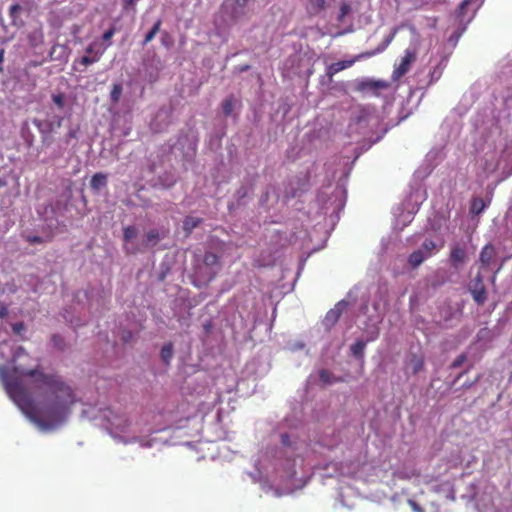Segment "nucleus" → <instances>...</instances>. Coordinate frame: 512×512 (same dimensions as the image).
<instances>
[{"label": "nucleus", "instance_id": "f257e3e1", "mask_svg": "<svg viewBox=\"0 0 512 512\" xmlns=\"http://www.w3.org/2000/svg\"><path fill=\"white\" fill-rule=\"evenodd\" d=\"M0 377L10 398L41 426L61 423L75 403L71 387L55 374L1 367Z\"/></svg>", "mask_w": 512, "mask_h": 512}, {"label": "nucleus", "instance_id": "58836bf2", "mask_svg": "<svg viewBox=\"0 0 512 512\" xmlns=\"http://www.w3.org/2000/svg\"><path fill=\"white\" fill-rule=\"evenodd\" d=\"M12 330L15 334H20L25 330V324L23 322H16L12 324Z\"/></svg>", "mask_w": 512, "mask_h": 512}, {"label": "nucleus", "instance_id": "cd10ccee", "mask_svg": "<svg viewBox=\"0 0 512 512\" xmlns=\"http://www.w3.org/2000/svg\"><path fill=\"white\" fill-rule=\"evenodd\" d=\"M160 30V20L156 21L150 31L145 35V38L143 40V45H146L149 43L159 32Z\"/></svg>", "mask_w": 512, "mask_h": 512}, {"label": "nucleus", "instance_id": "c9c22d12", "mask_svg": "<svg viewBox=\"0 0 512 512\" xmlns=\"http://www.w3.org/2000/svg\"><path fill=\"white\" fill-rule=\"evenodd\" d=\"M53 99V102L59 107V108H63L64 107V96L62 94H56V95H53L52 97Z\"/></svg>", "mask_w": 512, "mask_h": 512}, {"label": "nucleus", "instance_id": "412c9836", "mask_svg": "<svg viewBox=\"0 0 512 512\" xmlns=\"http://www.w3.org/2000/svg\"><path fill=\"white\" fill-rule=\"evenodd\" d=\"M109 46H110V44H106L104 47H101V45L98 42L94 41L86 47L85 51H86L87 55H90V56H96V53L100 52L101 57H102L105 50Z\"/></svg>", "mask_w": 512, "mask_h": 512}, {"label": "nucleus", "instance_id": "f8f14e48", "mask_svg": "<svg viewBox=\"0 0 512 512\" xmlns=\"http://www.w3.org/2000/svg\"><path fill=\"white\" fill-rule=\"evenodd\" d=\"M348 305H349V302L346 301L345 299L339 301L334 306V308L330 309L327 312V314L323 320V325L327 329H330L331 327H333L336 324V322L338 321L341 314L347 309Z\"/></svg>", "mask_w": 512, "mask_h": 512}, {"label": "nucleus", "instance_id": "f704fd0d", "mask_svg": "<svg viewBox=\"0 0 512 512\" xmlns=\"http://www.w3.org/2000/svg\"><path fill=\"white\" fill-rule=\"evenodd\" d=\"M466 361V355L465 354H460L459 356H457V358L453 361V363L451 364V367L452 368H458L460 366H462V364Z\"/></svg>", "mask_w": 512, "mask_h": 512}, {"label": "nucleus", "instance_id": "4be33fe9", "mask_svg": "<svg viewBox=\"0 0 512 512\" xmlns=\"http://www.w3.org/2000/svg\"><path fill=\"white\" fill-rule=\"evenodd\" d=\"M236 105H237V100L234 97L226 98L222 103L223 114L225 116H231Z\"/></svg>", "mask_w": 512, "mask_h": 512}, {"label": "nucleus", "instance_id": "dca6fc26", "mask_svg": "<svg viewBox=\"0 0 512 512\" xmlns=\"http://www.w3.org/2000/svg\"><path fill=\"white\" fill-rule=\"evenodd\" d=\"M450 261L451 265L458 269L461 265H463L466 261V251L460 245H455L451 249L450 253Z\"/></svg>", "mask_w": 512, "mask_h": 512}, {"label": "nucleus", "instance_id": "4c0bfd02", "mask_svg": "<svg viewBox=\"0 0 512 512\" xmlns=\"http://www.w3.org/2000/svg\"><path fill=\"white\" fill-rule=\"evenodd\" d=\"M350 6L348 4H342L340 7V13L338 16V19L342 20L349 12H350Z\"/></svg>", "mask_w": 512, "mask_h": 512}, {"label": "nucleus", "instance_id": "c756f323", "mask_svg": "<svg viewBox=\"0 0 512 512\" xmlns=\"http://www.w3.org/2000/svg\"><path fill=\"white\" fill-rule=\"evenodd\" d=\"M137 235V230L134 226H127L123 229V239L125 243L130 242Z\"/></svg>", "mask_w": 512, "mask_h": 512}, {"label": "nucleus", "instance_id": "5fc2aeb1", "mask_svg": "<svg viewBox=\"0 0 512 512\" xmlns=\"http://www.w3.org/2000/svg\"><path fill=\"white\" fill-rule=\"evenodd\" d=\"M460 36H461V33H459V34H457V35L455 36V42H457V40L460 38Z\"/></svg>", "mask_w": 512, "mask_h": 512}, {"label": "nucleus", "instance_id": "9d476101", "mask_svg": "<svg viewBox=\"0 0 512 512\" xmlns=\"http://www.w3.org/2000/svg\"><path fill=\"white\" fill-rule=\"evenodd\" d=\"M374 119L373 109L371 107L357 106L352 112L351 129L354 125L363 130Z\"/></svg>", "mask_w": 512, "mask_h": 512}, {"label": "nucleus", "instance_id": "e433bc0d", "mask_svg": "<svg viewBox=\"0 0 512 512\" xmlns=\"http://www.w3.org/2000/svg\"><path fill=\"white\" fill-rule=\"evenodd\" d=\"M51 340H52L54 346H56L58 348H62L64 341H63V338L59 334L52 335Z\"/></svg>", "mask_w": 512, "mask_h": 512}, {"label": "nucleus", "instance_id": "3c124183", "mask_svg": "<svg viewBox=\"0 0 512 512\" xmlns=\"http://www.w3.org/2000/svg\"><path fill=\"white\" fill-rule=\"evenodd\" d=\"M6 182L0 178V188L5 186Z\"/></svg>", "mask_w": 512, "mask_h": 512}, {"label": "nucleus", "instance_id": "6e6552de", "mask_svg": "<svg viewBox=\"0 0 512 512\" xmlns=\"http://www.w3.org/2000/svg\"><path fill=\"white\" fill-rule=\"evenodd\" d=\"M448 59L446 56L441 57V59L431 68L428 75L424 79H420L418 85L421 89H426L435 82H437L447 65Z\"/></svg>", "mask_w": 512, "mask_h": 512}, {"label": "nucleus", "instance_id": "6ab92c4d", "mask_svg": "<svg viewBox=\"0 0 512 512\" xmlns=\"http://www.w3.org/2000/svg\"><path fill=\"white\" fill-rule=\"evenodd\" d=\"M495 257V249L491 245H486L480 253V262L483 267H488Z\"/></svg>", "mask_w": 512, "mask_h": 512}, {"label": "nucleus", "instance_id": "a19ab883", "mask_svg": "<svg viewBox=\"0 0 512 512\" xmlns=\"http://www.w3.org/2000/svg\"><path fill=\"white\" fill-rule=\"evenodd\" d=\"M21 10V6L19 4H13L9 8L10 17H16L17 13Z\"/></svg>", "mask_w": 512, "mask_h": 512}, {"label": "nucleus", "instance_id": "7c9ffc66", "mask_svg": "<svg viewBox=\"0 0 512 512\" xmlns=\"http://www.w3.org/2000/svg\"><path fill=\"white\" fill-rule=\"evenodd\" d=\"M367 338L364 341L371 342L376 340L379 337V327L377 325H372L366 329Z\"/></svg>", "mask_w": 512, "mask_h": 512}, {"label": "nucleus", "instance_id": "a211bd4d", "mask_svg": "<svg viewBox=\"0 0 512 512\" xmlns=\"http://www.w3.org/2000/svg\"><path fill=\"white\" fill-rule=\"evenodd\" d=\"M106 185L107 175L102 172L95 173L90 180V187L93 191L96 192L100 191V189Z\"/></svg>", "mask_w": 512, "mask_h": 512}, {"label": "nucleus", "instance_id": "8fccbe9b", "mask_svg": "<svg viewBox=\"0 0 512 512\" xmlns=\"http://www.w3.org/2000/svg\"><path fill=\"white\" fill-rule=\"evenodd\" d=\"M336 86H337V87H339V89L344 90V91H345V89H346V84H345V83H343V82H342V83H339V84H336Z\"/></svg>", "mask_w": 512, "mask_h": 512}, {"label": "nucleus", "instance_id": "79ce46f5", "mask_svg": "<svg viewBox=\"0 0 512 512\" xmlns=\"http://www.w3.org/2000/svg\"><path fill=\"white\" fill-rule=\"evenodd\" d=\"M121 339L124 343H129L133 339V333L131 331H123Z\"/></svg>", "mask_w": 512, "mask_h": 512}, {"label": "nucleus", "instance_id": "49530a36", "mask_svg": "<svg viewBox=\"0 0 512 512\" xmlns=\"http://www.w3.org/2000/svg\"><path fill=\"white\" fill-rule=\"evenodd\" d=\"M394 35H395V32H394L390 37H388V38L386 39V43H385V45H384L382 48H379V49H377V50H375V51H374V52H375V54H376V53H379V52H381V51H383V50L385 49V47H386V46H388V45L390 44V42L392 41V39H393Z\"/></svg>", "mask_w": 512, "mask_h": 512}, {"label": "nucleus", "instance_id": "6e6d98bb", "mask_svg": "<svg viewBox=\"0 0 512 512\" xmlns=\"http://www.w3.org/2000/svg\"><path fill=\"white\" fill-rule=\"evenodd\" d=\"M495 280H496V277L495 275L491 278V283L494 284L495 283Z\"/></svg>", "mask_w": 512, "mask_h": 512}, {"label": "nucleus", "instance_id": "b1692460", "mask_svg": "<svg viewBox=\"0 0 512 512\" xmlns=\"http://www.w3.org/2000/svg\"><path fill=\"white\" fill-rule=\"evenodd\" d=\"M158 239H159L158 231L151 230L146 234L145 239L143 240V246L144 247H152L157 244Z\"/></svg>", "mask_w": 512, "mask_h": 512}, {"label": "nucleus", "instance_id": "864d4df0", "mask_svg": "<svg viewBox=\"0 0 512 512\" xmlns=\"http://www.w3.org/2000/svg\"><path fill=\"white\" fill-rule=\"evenodd\" d=\"M494 133H496V134H499V135H500V130H499V128H498V127H495V128H494Z\"/></svg>", "mask_w": 512, "mask_h": 512}, {"label": "nucleus", "instance_id": "5701e85b", "mask_svg": "<svg viewBox=\"0 0 512 512\" xmlns=\"http://www.w3.org/2000/svg\"><path fill=\"white\" fill-rule=\"evenodd\" d=\"M423 366V360L416 355H413L408 363V368L412 371L413 374H417L418 372H420L423 369Z\"/></svg>", "mask_w": 512, "mask_h": 512}, {"label": "nucleus", "instance_id": "1a4fd4ad", "mask_svg": "<svg viewBox=\"0 0 512 512\" xmlns=\"http://www.w3.org/2000/svg\"><path fill=\"white\" fill-rule=\"evenodd\" d=\"M481 4L482 0H464L457 10V18L460 23H469L474 18Z\"/></svg>", "mask_w": 512, "mask_h": 512}, {"label": "nucleus", "instance_id": "37998d69", "mask_svg": "<svg viewBox=\"0 0 512 512\" xmlns=\"http://www.w3.org/2000/svg\"><path fill=\"white\" fill-rule=\"evenodd\" d=\"M198 220H195L193 218H188L185 220L184 225L186 229H191L197 226Z\"/></svg>", "mask_w": 512, "mask_h": 512}, {"label": "nucleus", "instance_id": "de8ad7c7", "mask_svg": "<svg viewBox=\"0 0 512 512\" xmlns=\"http://www.w3.org/2000/svg\"><path fill=\"white\" fill-rule=\"evenodd\" d=\"M8 315V308L6 306L0 307V318H5Z\"/></svg>", "mask_w": 512, "mask_h": 512}, {"label": "nucleus", "instance_id": "423d86ee", "mask_svg": "<svg viewBox=\"0 0 512 512\" xmlns=\"http://www.w3.org/2000/svg\"><path fill=\"white\" fill-rule=\"evenodd\" d=\"M344 190L340 187H336L332 193V197L329 198L327 201H325L324 197L326 195L325 192H321L318 196V199L320 202L324 204L323 209L325 210L324 213L327 214L328 212L334 213L344 206Z\"/></svg>", "mask_w": 512, "mask_h": 512}, {"label": "nucleus", "instance_id": "ddd939ff", "mask_svg": "<svg viewBox=\"0 0 512 512\" xmlns=\"http://www.w3.org/2000/svg\"><path fill=\"white\" fill-rule=\"evenodd\" d=\"M415 59H416L415 51L406 49L404 56L402 57L399 65H397L393 71V75H392L393 79L397 80V79L401 78L404 74H406L408 72V70L410 69L411 64L415 61Z\"/></svg>", "mask_w": 512, "mask_h": 512}, {"label": "nucleus", "instance_id": "09e8293b", "mask_svg": "<svg viewBox=\"0 0 512 512\" xmlns=\"http://www.w3.org/2000/svg\"><path fill=\"white\" fill-rule=\"evenodd\" d=\"M3 61H4V50L1 49L0 50V72H3V66H2Z\"/></svg>", "mask_w": 512, "mask_h": 512}, {"label": "nucleus", "instance_id": "20e7f679", "mask_svg": "<svg viewBox=\"0 0 512 512\" xmlns=\"http://www.w3.org/2000/svg\"><path fill=\"white\" fill-rule=\"evenodd\" d=\"M442 248V244H437L431 239H425L421 247L413 251L408 256V264L412 268L419 267L426 259L430 258L436 251Z\"/></svg>", "mask_w": 512, "mask_h": 512}, {"label": "nucleus", "instance_id": "a18cd8bd", "mask_svg": "<svg viewBox=\"0 0 512 512\" xmlns=\"http://www.w3.org/2000/svg\"><path fill=\"white\" fill-rule=\"evenodd\" d=\"M409 504L411 505L414 512H424V509L420 507L415 501L409 500Z\"/></svg>", "mask_w": 512, "mask_h": 512}, {"label": "nucleus", "instance_id": "a878e982", "mask_svg": "<svg viewBox=\"0 0 512 512\" xmlns=\"http://www.w3.org/2000/svg\"><path fill=\"white\" fill-rule=\"evenodd\" d=\"M485 207H486V203L484 202V200L482 198H474L471 202L470 211H471V213L478 215L481 212H483Z\"/></svg>", "mask_w": 512, "mask_h": 512}, {"label": "nucleus", "instance_id": "ea45409f", "mask_svg": "<svg viewBox=\"0 0 512 512\" xmlns=\"http://www.w3.org/2000/svg\"><path fill=\"white\" fill-rule=\"evenodd\" d=\"M171 355H172V347H171V345L170 344L163 345L162 346V359L171 357Z\"/></svg>", "mask_w": 512, "mask_h": 512}, {"label": "nucleus", "instance_id": "2eb2a0df", "mask_svg": "<svg viewBox=\"0 0 512 512\" xmlns=\"http://www.w3.org/2000/svg\"><path fill=\"white\" fill-rule=\"evenodd\" d=\"M203 264L206 272L202 275L207 280H211L219 267V257L215 253L207 252L203 258Z\"/></svg>", "mask_w": 512, "mask_h": 512}, {"label": "nucleus", "instance_id": "0eeeda50", "mask_svg": "<svg viewBox=\"0 0 512 512\" xmlns=\"http://www.w3.org/2000/svg\"><path fill=\"white\" fill-rule=\"evenodd\" d=\"M468 290L472 295L473 300L478 304L482 305L487 300V290L483 283V276L479 272L468 284Z\"/></svg>", "mask_w": 512, "mask_h": 512}, {"label": "nucleus", "instance_id": "4468645a", "mask_svg": "<svg viewBox=\"0 0 512 512\" xmlns=\"http://www.w3.org/2000/svg\"><path fill=\"white\" fill-rule=\"evenodd\" d=\"M356 90L359 92H376L388 87L387 82L371 78H360L356 80Z\"/></svg>", "mask_w": 512, "mask_h": 512}, {"label": "nucleus", "instance_id": "4d7b16f0", "mask_svg": "<svg viewBox=\"0 0 512 512\" xmlns=\"http://www.w3.org/2000/svg\"><path fill=\"white\" fill-rule=\"evenodd\" d=\"M126 252H129L130 253V250L128 248H126ZM134 251H131V253H133Z\"/></svg>", "mask_w": 512, "mask_h": 512}, {"label": "nucleus", "instance_id": "473e14b6", "mask_svg": "<svg viewBox=\"0 0 512 512\" xmlns=\"http://www.w3.org/2000/svg\"><path fill=\"white\" fill-rule=\"evenodd\" d=\"M115 33H116L115 27H110L108 30H106L103 33V35H102L103 41H105V42H107V44L111 45L110 40L114 36Z\"/></svg>", "mask_w": 512, "mask_h": 512}, {"label": "nucleus", "instance_id": "f03ea898", "mask_svg": "<svg viewBox=\"0 0 512 512\" xmlns=\"http://www.w3.org/2000/svg\"><path fill=\"white\" fill-rule=\"evenodd\" d=\"M309 452L304 441L282 434L281 447L267 450L255 464L262 489L279 497L300 487L305 475L297 478L298 471L303 469Z\"/></svg>", "mask_w": 512, "mask_h": 512}, {"label": "nucleus", "instance_id": "aec40b11", "mask_svg": "<svg viewBox=\"0 0 512 512\" xmlns=\"http://www.w3.org/2000/svg\"><path fill=\"white\" fill-rule=\"evenodd\" d=\"M366 345L367 341H364V339H357L350 347L351 354L357 359H363Z\"/></svg>", "mask_w": 512, "mask_h": 512}, {"label": "nucleus", "instance_id": "7ed1b4c3", "mask_svg": "<svg viewBox=\"0 0 512 512\" xmlns=\"http://www.w3.org/2000/svg\"><path fill=\"white\" fill-rule=\"evenodd\" d=\"M250 13L249 0H225L215 19L226 27L248 20Z\"/></svg>", "mask_w": 512, "mask_h": 512}, {"label": "nucleus", "instance_id": "f3484780", "mask_svg": "<svg viewBox=\"0 0 512 512\" xmlns=\"http://www.w3.org/2000/svg\"><path fill=\"white\" fill-rule=\"evenodd\" d=\"M101 59V53L97 52L96 56L84 55L79 59H76L73 63V69L76 71H84V69Z\"/></svg>", "mask_w": 512, "mask_h": 512}, {"label": "nucleus", "instance_id": "2f4dec72", "mask_svg": "<svg viewBox=\"0 0 512 512\" xmlns=\"http://www.w3.org/2000/svg\"><path fill=\"white\" fill-rule=\"evenodd\" d=\"M319 378L324 384L332 383V374L325 369L319 371Z\"/></svg>", "mask_w": 512, "mask_h": 512}, {"label": "nucleus", "instance_id": "39448f33", "mask_svg": "<svg viewBox=\"0 0 512 512\" xmlns=\"http://www.w3.org/2000/svg\"><path fill=\"white\" fill-rule=\"evenodd\" d=\"M504 154L505 150L502 148V145H500V147H495L493 151L485 152L483 158L479 162V165L487 175L491 174L500 168Z\"/></svg>", "mask_w": 512, "mask_h": 512}, {"label": "nucleus", "instance_id": "603ef678", "mask_svg": "<svg viewBox=\"0 0 512 512\" xmlns=\"http://www.w3.org/2000/svg\"><path fill=\"white\" fill-rule=\"evenodd\" d=\"M322 445H323V446H326V447H331V446H332V444H331V443H328V442H323V443H322Z\"/></svg>", "mask_w": 512, "mask_h": 512}, {"label": "nucleus", "instance_id": "c03bdc74", "mask_svg": "<svg viewBox=\"0 0 512 512\" xmlns=\"http://www.w3.org/2000/svg\"><path fill=\"white\" fill-rule=\"evenodd\" d=\"M27 241L31 244L43 243V239L40 236H28Z\"/></svg>", "mask_w": 512, "mask_h": 512}, {"label": "nucleus", "instance_id": "9b49d317", "mask_svg": "<svg viewBox=\"0 0 512 512\" xmlns=\"http://www.w3.org/2000/svg\"><path fill=\"white\" fill-rule=\"evenodd\" d=\"M374 55H375V52H366V53H361V54L355 56L351 60H342V61L332 63L326 69V76L328 77V79L330 81H332L333 76L335 74H337L338 72L351 67L358 60L368 58V57H371Z\"/></svg>", "mask_w": 512, "mask_h": 512}, {"label": "nucleus", "instance_id": "bb28decb", "mask_svg": "<svg viewBox=\"0 0 512 512\" xmlns=\"http://www.w3.org/2000/svg\"><path fill=\"white\" fill-rule=\"evenodd\" d=\"M122 85L120 83H115L112 86V90L110 92V100L113 104H117L120 100V97L122 95Z\"/></svg>", "mask_w": 512, "mask_h": 512}, {"label": "nucleus", "instance_id": "72a5a7b5", "mask_svg": "<svg viewBox=\"0 0 512 512\" xmlns=\"http://www.w3.org/2000/svg\"><path fill=\"white\" fill-rule=\"evenodd\" d=\"M305 344L302 341H295L289 344V350L292 352H296L304 349Z\"/></svg>", "mask_w": 512, "mask_h": 512}, {"label": "nucleus", "instance_id": "393cba45", "mask_svg": "<svg viewBox=\"0 0 512 512\" xmlns=\"http://www.w3.org/2000/svg\"><path fill=\"white\" fill-rule=\"evenodd\" d=\"M308 8L311 13L317 14L326 8L325 0H308Z\"/></svg>", "mask_w": 512, "mask_h": 512}, {"label": "nucleus", "instance_id": "c85d7f7f", "mask_svg": "<svg viewBox=\"0 0 512 512\" xmlns=\"http://www.w3.org/2000/svg\"><path fill=\"white\" fill-rule=\"evenodd\" d=\"M144 66L147 72H149L151 81H154L158 77V67L157 65L154 66V64L149 62L148 60H144Z\"/></svg>", "mask_w": 512, "mask_h": 512}]
</instances>
